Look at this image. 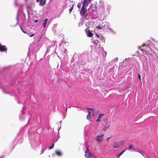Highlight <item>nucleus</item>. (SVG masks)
Masks as SVG:
<instances>
[{
  "instance_id": "f257e3e1",
  "label": "nucleus",
  "mask_w": 158,
  "mask_h": 158,
  "mask_svg": "<svg viewBox=\"0 0 158 158\" xmlns=\"http://www.w3.org/2000/svg\"><path fill=\"white\" fill-rule=\"evenodd\" d=\"M124 142V141L123 140H120L118 142L114 141L113 144V147L114 148H119L123 145Z\"/></svg>"
},
{
  "instance_id": "f03ea898",
  "label": "nucleus",
  "mask_w": 158,
  "mask_h": 158,
  "mask_svg": "<svg viewBox=\"0 0 158 158\" xmlns=\"http://www.w3.org/2000/svg\"><path fill=\"white\" fill-rule=\"evenodd\" d=\"M142 47L143 48H141V47H140V50L141 51L143 52H144L146 53H148V51H149L148 49L149 48V47L148 46V45L143 44L142 46Z\"/></svg>"
},
{
  "instance_id": "7ed1b4c3",
  "label": "nucleus",
  "mask_w": 158,
  "mask_h": 158,
  "mask_svg": "<svg viewBox=\"0 0 158 158\" xmlns=\"http://www.w3.org/2000/svg\"><path fill=\"white\" fill-rule=\"evenodd\" d=\"M85 156L88 158L90 157V156H92V155L91 153L89 152V149L87 147H86V150L85 152Z\"/></svg>"
},
{
  "instance_id": "20e7f679",
  "label": "nucleus",
  "mask_w": 158,
  "mask_h": 158,
  "mask_svg": "<svg viewBox=\"0 0 158 158\" xmlns=\"http://www.w3.org/2000/svg\"><path fill=\"white\" fill-rule=\"evenodd\" d=\"M7 48L5 45H2L0 44V51L1 52H6L7 51Z\"/></svg>"
},
{
  "instance_id": "39448f33",
  "label": "nucleus",
  "mask_w": 158,
  "mask_h": 158,
  "mask_svg": "<svg viewBox=\"0 0 158 158\" xmlns=\"http://www.w3.org/2000/svg\"><path fill=\"white\" fill-rule=\"evenodd\" d=\"M104 134H102L101 135H98L96 137V140L99 142L102 141L103 139Z\"/></svg>"
},
{
  "instance_id": "423d86ee",
  "label": "nucleus",
  "mask_w": 158,
  "mask_h": 158,
  "mask_svg": "<svg viewBox=\"0 0 158 158\" xmlns=\"http://www.w3.org/2000/svg\"><path fill=\"white\" fill-rule=\"evenodd\" d=\"M87 9L85 7H82L80 11V14L82 15L85 14V12L86 11Z\"/></svg>"
},
{
  "instance_id": "0eeeda50",
  "label": "nucleus",
  "mask_w": 158,
  "mask_h": 158,
  "mask_svg": "<svg viewBox=\"0 0 158 158\" xmlns=\"http://www.w3.org/2000/svg\"><path fill=\"white\" fill-rule=\"evenodd\" d=\"M46 0H40L39 2V5L40 6H43L46 3Z\"/></svg>"
},
{
  "instance_id": "6e6552de",
  "label": "nucleus",
  "mask_w": 158,
  "mask_h": 158,
  "mask_svg": "<svg viewBox=\"0 0 158 158\" xmlns=\"http://www.w3.org/2000/svg\"><path fill=\"white\" fill-rule=\"evenodd\" d=\"M103 115H104L103 114H99L98 119L96 120V121L100 122L101 121V118H102V116H103Z\"/></svg>"
},
{
  "instance_id": "1a4fd4ad",
  "label": "nucleus",
  "mask_w": 158,
  "mask_h": 158,
  "mask_svg": "<svg viewBox=\"0 0 158 158\" xmlns=\"http://www.w3.org/2000/svg\"><path fill=\"white\" fill-rule=\"evenodd\" d=\"M88 4L87 2V0H84L83 2L82 6L85 7L88 5Z\"/></svg>"
},
{
  "instance_id": "9d476101",
  "label": "nucleus",
  "mask_w": 158,
  "mask_h": 158,
  "mask_svg": "<svg viewBox=\"0 0 158 158\" xmlns=\"http://www.w3.org/2000/svg\"><path fill=\"white\" fill-rule=\"evenodd\" d=\"M48 21V19L46 18L44 20V21L43 23V26L45 28L46 26V24H47V21Z\"/></svg>"
},
{
  "instance_id": "9b49d317",
  "label": "nucleus",
  "mask_w": 158,
  "mask_h": 158,
  "mask_svg": "<svg viewBox=\"0 0 158 158\" xmlns=\"http://www.w3.org/2000/svg\"><path fill=\"white\" fill-rule=\"evenodd\" d=\"M93 35V34L90 31L88 30L87 35L89 37H91Z\"/></svg>"
},
{
  "instance_id": "f8f14e48",
  "label": "nucleus",
  "mask_w": 158,
  "mask_h": 158,
  "mask_svg": "<svg viewBox=\"0 0 158 158\" xmlns=\"http://www.w3.org/2000/svg\"><path fill=\"white\" fill-rule=\"evenodd\" d=\"M55 153L57 155V156H60L62 155V153L61 152L59 151H55Z\"/></svg>"
},
{
  "instance_id": "ddd939ff",
  "label": "nucleus",
  "mask_w": 158,
  "mask_h": 158,
  "mask_svg": "<svg viewBox=\"0 0 158 158\" xmlns=\"http://www.w3.org/2000/svg\"><path fill=\"white\" fill-rule=\"evenodd\" d=\"M110 125V122H109L107 121L106 123L105 127H106L107 128H108L109 127Z\"/></svg>"
},
{
  "instance_id": "4468645a",
  "label": "nucleus",
  "mask_w": 158,
  "mask_h": 158,
  "mask_svg": "<svg viewBox=\"0 0 158 158\" xmlns=\"http://www.w3.org/2000/svg\"><path fill=\"white\" fill-rule=\"evenodd\" d=\"M125 150H123L122 152L118 154V156L119 157L121 156L125 152Z\"/></svg>"
},
{
  "instance_id": "2eb2a0df",
  "label": "nucleus",
  "mask_w": 158,
  "mask_h": 158,
  "mask_svg": "<svg viewBox=\"0 0 158 158\" xmlns=\"http://www.w3.org/2000/svg\"><path fill=\"white\" fill-rule=\"evenodd\" d=\"M129 146L128 149V150H130L132 149L133 146L131 144H129Z\"/></svg>"
},
{
  "instance_id": "dca6fc26",
  "label": "nucleus",
  "mask_w": 158,
  "mask_h": 158,
  "mask_svg": "<svg viewBox=\"0 0 158 158\" xmlns=\"http://www.w3.org/2000/svg\"><path fill=\"white\" fill-rule=\"evenodd\" d=\"M86 117L87 119H89L91 118V115L87 114Z\"/></svg>"
},
{
  "instance_id": "f3484780",
  "label": "nucleus",
  "mask_w": 158,
  "mask_h": 158,
  "mask_svg": "<svg viewBox=\"0 0 158 158\" xmlns=\"http://www.w3.org/2000/svg\"><path fill=\"white\" fill-rule=\"evenodd\" d=\"M73 4L72 5V6L71 8L69 9V13L71 12L72 11V10L73 9Z\"/></svg>"
},
{
  "instance_id": "a211bd4d",
  "label": "nucleus",
  "mask_w": 158,
  "mask_h": 158,
  "mask_svg": "<svg viewBox=\"0 0 158 158\" xmlns=\"http://www.w3.org/2000/svg\"><path fill=\"white\" fill-rule=\"evenodd\" d=\"M137 152H138L142 156H143L144 157H145L144 155H143V154L142 153V152L140 151H137Z\"/></svg>"
},
{
  "instance_id": "6ab92c4d",
  "label": "nucleus",
  "mask_w": 158,
  "mask_h": 158,
  "mask_svg": "<svg viewBox=\"0 0 158 158\" xmlns=\"http://www.w3.org/2000/svg\"><path fill=\"white\" fill-rule=\"evenodd\" d=\"M54 143H53V144L52 145V146H51V147H50L49 148V149H52V148L53 147H54Z\"/></svg>"
},
{
  "instance_id": "aec40b11",
  "label": "nucleus",
  "mask_w": 158,
  "mask_h": 158,
  "mask_svg": "<svg viewBox=\"0 0 158 158\" xmlns=\"http://www.w3.org/2000/svg\"><path fill=\"white\" fill-rule=\"evenodd\" d=\"M138 78L140 80V81H141V76L140 75V74L139 73H138Z\"/></svg>"
},
{
  "instance_id": "412c9836",
  "label": "nucleus",
  "mask_w": 158,
  "mask_h": 158,
  "mask_svg": "<svg viewBox=\"0 0 158 158\" xmlns=\"http://www.w3.org/2000/svg\"><path fill=\"white\" fill-rule=\"evenodd\" d=\"M89 110H91L92 111V112L93 113V114H94V109H93V108H90Z\"/></svg>"
},
{
  "instance_id": "4be33fe9",
  "label": "nucleus",
  "mask_w": 158,
  "mask_h": 158,
  "mask_svg": "<svg viewBox=\"0 0 158 158\" xmlns=\"http://www.w3.org/2000/svg\"><path fill=\"white\" fill-rule=\"evenodd\" d=\"M89 110H91L92 111V112L93 113V114H94V109H93V108H90Z\"/></svg>"
},
{
  "instance_id": "5701e85b",
  "label": "nucleus",
  "mask_w": 158,
  "mask_h": 158,
  "mask_svg": "<svg viewBox=\"0 0 158 158\" xmlns=\"http://www.w3.org/2000/svg\"><path fill=\"white\" fill-rule=\"evenodd\" d=\"M77 7L78 8H80L81 6V3H78L77 4Z\"/></svg>"
},
{
  "instance_id": "b1692460",
  "label": "nucleus",
  "mask_w": 158,
  "mask_h": 158,
  "mask_svg": "<svg viewBox=\"0 0 158 158\" xmlns=\"http://www.w3.org/2000/svg\"><path fill=\"white\" fill-rule=\"evenodd\" d=\"M96 27L98 29H102V27H100L99 26H96Z\"/></svg>"
},
{
  "instance_id": "393cba45",
  "label": "nucleus",
  "mask_w": 158,
  "mask_h": 158,
  "mask_svg": "<svg viewBox=\"0 0 158 158\" xmlns=\"http://www.w3.org/2000/svg\"><path fill=\"white\" fill-rule=\"evenodd\" d=\"M91 0H88V1H87V2L88 3V4H89L91 2Z\"/></svg>"
},
{
  "instance_id": "a878e982",
  "label": "nucleus",
  "mask_w": 158,
  "mask_h": 158,
  "mask_svg": "<svg viewBox=\"0 0 158 158\" xmlns=\"http://www.w3.org/2000/svg\"><path fill=\"white\" fill-rule=\"evenodd\" d=\"M107 128L106 127H104L103 128V130L105 131H106V129H107Z\"/></svg>"
},
{
  "instance_id": "bb28decb",
  "label": "nucleus",
  "mask_w": 158,
  "mask_h": 158,
  "mask_svg": "<svg viewBox=\"0 0 158 158\" xmlns=\"http://www.w3.org/2000/svg\"><path fill=\"white\" fill-rule=\"evenodd\" d=\"M107 128L106 127H104L103 128V130L105 131H106V129H107Z\"/></svg>"
},
{
  "instance_id": "cd10ccee",
  "label": "nucleus",
  "mask_w": 158,
  "mask_h": 158,
  "mask_svg": "<svg viewBox=\"0 0 158 158\" xmlns=\"http://www.w3.org/2000/svg\"><path fill=\"white\" fill-rule=\"evenodd\" d=\"M21 29L22 31H23V33H26V32L25 31H24L22 29V28H21Z\"/></svg>"
},
{
  "instance_id": "c85d7f7f",
  "label": "nucleus",
  "mask_w": 158,
  "mask_h": 158,
  "mask_svg": "<svg viewBox=\"0 0 158 158\" xmlns=\"http://www.w3.org/2000/svg\"><path fill=\"white\" fill-rule=\"evenodd\" d=\"M88 114H90V115H91V112H90V111H89L88 110Z\"/></svg>"
},
{
  "instance_id": "c756f323",
  "label": "nucleus",
  "mask_w": 158,
  "mask_h": 158,
  "mask_svg": "<svg viewBox=\"0 0 158 158\" xmlns=\"http://www.w3.org/2000/svg\"><path fill=\"white\" fill-rule=\"evenodd\" d=\"M34 35V34H32L31 35H30V36L31 37H32Z\"/></svg>"
},
{
  "instance_id": "7c9ffc66",
  "label": "nucleus",
  "mask_w": 158,
  "mask_h": 158,
  "mask_svg": "<svg viewBox=\"0 0 158 158\" xmlns=\"http://www.w3.org/2000/svg\"><path fill=\"white\" fill-rule=\"evenodd\" d=\"M38 21V20H35L34 21V22H37Z\"/></svg>"
},
{
  "instance_id": "2f4dec72",
  "label": "nucleus",
  "mask_w": 158,
  "mask_h": 158,
  "mask_svg": "<svg viewBox=\"0 0 158 158\" xmlns=\"http://www.w3.org/2000/svg\"><path fill=\"white\" fill-rule=\"evenodd\" d=\"M96 35L98 38H99V36L98 34H96Z\"/></svg>"
},
{
  "instance_id": "473e14b6",
  "label": "nucleus",
  "mask_w": 158,
  "mask_h": 158,
  "mask_svg": "<svg viewBox=\"0 0 158 158\" xmlns=\"http://www.w3.org/2000/svg\"><path fill=\"white\" fill-rule=\"evenodd\" d=\"M40 0H36V2H38Z\"/></svg>"
},
{
  "instance_id": "72a5a7b5",
  "label": "nucleus",
  "mask_w": 158,
  "mask_h": 158,
  "mask_svg": "<svg viewBox=\"0 0 158 158\" xmlns=\"http://www.w3.org/2000/svg\"><path fill=\"white\" fill-rule=\"evenodd\" d=\"M110 138V137H109V138H108L107 139H106V141H108V140Z\"/></svg>"
},
{
  "instance_id": "f704fd0d",
  "label": "nucleus",
  "mask_w": 158,
  "mask_h": 158,
  "mask_svg": "<svg viewBox=\"0 0 158 158\" xmlns=\"http://www.w3.org/2000/svg\"><path fill=\"white\" fill-rule=\"evenodd\" d=\"M86 108L87 109H88V110H89V109H90V108H88V107H86Z\"/></svg>"
},
{
  "instance_id": "c9c22d12",
  "label": "nucleus",
  "mask_w": 158,
  "mask_h": 158,
  "mask_svg": "<svg viewBox=\"0 0 158 158\" xmlns=\"http://www.w3.org/2000/svg\"><path fill=\"white\" fill-rule=\"evenodd\" d=\"M65 110H66V112H67V108Z\"/></svg>"
},
{
  "instance_id": "e433bc0d",
  "label": "nucleus",
  "mask_w": 158,
  "mask_h": 158,
  "mask_svg": "<svg viewBox=\"0 0 158 158\" xmlns=\"http://www.w3.org/2000/svg\"><path fill=\"white\" fill-rule=\"evenodd\" d=\"M94 158H96V157L95 156H94Z\"/></svg>"
}]
</instances>
